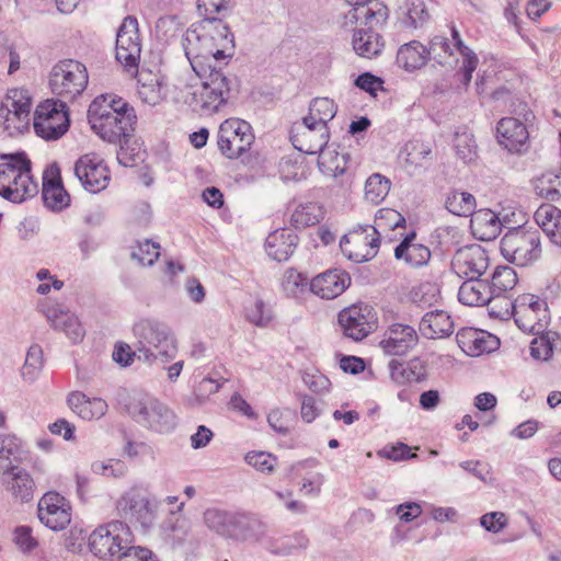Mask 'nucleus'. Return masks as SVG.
Returning <instances> with one entry per match:
<instances>
[{
	"mask_svg": "<svg viewBox=\"0 0 561 561\" xmlns=\"http://www.w3.org/2000/svg\"><path fill=\"white\" fill-rule=\"evenodd\" d=\"M182 46L194 72L225 67L234 54V38L221 19H203L183 35Z\"/></svg>",
	"mask_w": 561,
	"mask_h": 561,
	"instance_id": "1",
	"label": "nucleus"
},
{
	"mask_svg": "<svg viewBox=\"0 0 561 561\" xmlns=\"http://www.w3.org/2000/svg\"><path fill=\"white\" fill-rule=\"evenodd\" d=\"M88 119L103 140L112 144L124 140L126 144L127 137L134 131L137 116L134 107L123 99L102 95L90 104Z\"/></svg>",
	"mask_w": 561,
	"mask_h": 561,
	"instance_id": "2",
	"label": "nucleus"
},
{
	"mask_svg": "<svg viewBox=\"0 0 561 561\" xmlns=\"http://www.w3.org/2000/svg\"><path fill=\"white\" fill-rule=\"evenodd\" d=\"M38 193L32 175V163L25 152L2 156L0 163V196L12 203H22Z\"/></svg>",
	"mask_w": 561,
	"mask_h": 561,
	"instance_id": "3",
	"label": "nucleus"
},
{
	"mask_svg": "<svg viewBox=\"0 0 561 561\" xmlns=\"http://www.w3.org/2000/svg\"><path fill=\"white\" fill-rule=\"evenodd\" d=\"M195 73L202 80V85L191 92L185 102L202 116L219 112L231 96V80L224 73V67Z\"/></svg>",
	"mask_w": 561,
	"mask_h": 561,
	"instance_id": "4",
	"label": "nucleus"
},
{
	"mask_svg": "<svg viewBox=\"0 0 561 561\" xmlns=\"http://www.w3.org/2000/svg\"><path fill=\"white\" fill-rule=\"evenodd\" d=\"M501 254L519 267L537 262L541 256L540 233L524 225L508 228L500 243Z\"/></svg>",
	"mask_w": 561,
	"mask_h": 561,
	"instance_id": "5",
	"label": "nucleus"
},
{
	"mask_svg": "<svg viewBox=\"0 0 561 561\" xmlns=\"http://www.w3.org/2000/svg\"><path fill=\"white\" fill-rule=\"evenodd\" d=\"M451 41L444 36H435L430 43V56L437 60L438 64L444 65L447 59L454 55V48L461 56V65L457 71V77L463 87H468L472 79V73L476 71L479 58L477 54L469 48L462 41L459 31L456 26H451Z\"/></svg>",
	"mask_w": 561,
	"mask_h": 561,
	"instance_id": "6",
	"label": "nucleus"
},
{
	"mask_svg": "<svg viewBox=\"0 0 561 561\" xmlns=\"http://www.w3.org/2000/svg\"><path fill=\"white\" fill-rule=\"evenodd\" d=\"M128 412L137 423L160 434L171 432L176 425L173 411L149 394L135 397L128 405Z\"/></svg>",
	"mask_w": 561,
	"mask_h": 561,
	"instance_id": "7",
	"label": "nucleus"
},
{
	"mask_svg": "<svg viewBox=\"0 0 561 561\" xmlns=\"http://www.w3.org/2000/svg\"><path fill=\"white\" fill-rule=\"evenodd\" d=\"M88 70L83 64L73 59L58 61L49 72L51 92L67 101L75 100L87 88Z\"/></svg>",
	"mask_w": 561,
	"mask_h": 561,
	"instance_id": "8",
	"label": "nucleus"
},
{
	"mask_svg": "<svg viewBox=\"0 0 561 561\" xmlns=\"http://www.w3.org/2000/svg\"><path fill=\"white\" fill-rule=\"evenodd\" d=\"M133 542V535L127 524L113 520L99 526L89 537L91 552L100 559H107L128 550Z\"/></svg>",
	"mask_w": 561,
	"mask_h": 561,
	"instance_id": "9",
	"label": "nucleus"
},
{
	"mask_svg": "<svg viewBox=\"0 0 561 561\" xmlns=\"http://www.w3.org/2000/svg\"><path fill=\"white\" fill-rule=\"evenodd\" d=\"M134 334L140 342L151 345L157 350V354L147 355L159 358L162 363L172 360L178 354V341L175 335L164 323L153 318H141L134 324Z\"/></svg>",
	"mask_w": 561,
	"mask_h": 561,
	"instance_id": "10",
	"label": "nucleus"
},
{
	"mask_svg": "<svg viewBox=\"0 0 561 561\" xmlns=\"http://www.w3.org/2000/svg\"><path fill=\"white\" fill-rule=\"evenodd\" d=\"M68 107L62 100L48 99L35 110L33 127L35 134L44 140H57L69 129Z\"/></svg>",
	"mask_w": 561,
	"mask_h": 561,
	"instance_id": "11",
	"label": "nucleus"
},
{
	"mask_svg": "<svg viewBox=\"0 0 561 561\" xmlns=\"http://www.w3.org/2000/svg\"><path fill=\"white\" fill-rule=\"evenodd\" d=\"M380 247V234L371 225L358 226L340 240L342 253L355 263L373 260Z\"/></svg>",
	"mask_w": 561,
	"mask_h": 561,
	"instance_id": "12",
	"label": "nucleus"
},
{
	"mask_svg": "<svg viewBox=\"0 0 561 561\" xmlns=\"http://www.w3.org/2000/svg\"><path fill=\"white\" fill-rule=\"evenodd\" d=\"M254 141L251 125L240 118L224 121L218 130V148L228 159H238L250 150Z\"/></svg>",
	"mask_w": 561,
	"mask_h": 561,
	"instance_id": "13",
	"label": "nucleus"
},
{
	"mask_svg": "<svg viewBox=\"0 0 561 561\" xmlns=\"http://www.w3.org/2000/svg\"><path fill=\"white\" fill-rule=\"evenodd\" d=\"M141 54V44L138 30V21L135 16H126L116 34V60L127 71L138 69Z\"/></svg>",
	"mask_w": 561,
	"mask_h": 561,
	"instance_id": "14",
	"label": "nucleus"
},
{
	"mask_svg": "<svg viewBox=\"0 0 561 561\" xmlns=\"http://www.w3.org/2000/svg\"><path fill=\"white\" fill-rule=\"evenodd\" d=\"M37 516L51 530L65 529L71 520L69 501L55 491L46 492L38 501Z\"/></svg>",
	"mask_w": 561,
	"mask_h": 561,
	"instance_id": "15",
	"label": "nucleus"
},
{
	"mask_svg": "<svg viewBox=\"0 0 561 561\" xmlns=\"http://www.w3.org/2000/svg\"><path fill=\"white\" fill-rule=\"evenodd\" d=\"M117 511L126 520L149 528L156 519V505L136 490L124 493L117 501Z\"/></svg>",
	"mask_w": 561,
	"mask_h": 561,
	"instance_id": "16",
	"label": "nucleus"
},
{
	"mask_svg": "<svg viewBox=\"0 0 561 561\" xmlns=\"http://www.w3.org/2000/svg\"><path fill=\"white\" fill-rule=\"evenodd\" d=\"M75 174L82 186L94 194L105 190L111 179L108 168L95 153L79 158L75 163Z\"/></svg>",
	"mask_w": 561,
	"mask_h": 561,
	"instance_id": "17",
	"label": "nucleus"
},
{
	"mask_svg": "<svg viewBox=\"0 0 561 561\" xmlns=\"http://www.w3.org/2000/svg\"><path fill=\"white\" fill-rule=\"evenodd\" d=\"M489 267L486 251L479 244H471L456 251L453 261V271L461 278L478 280Z\"/></svg>",
	"mask_w": 561,
	"mask_h": 561,
	"instance_id": "18",
	"label": "nucleus"
},
{
	"mask_svg": "<svg viewBox=\"0 0 561 561\" xmlns=\"http://www.w3.org/2000/svg\"><path fill=\"white\" fill-rule=\"evenodd\" d=\"M330 139L329 128H321L301 119L296 122L290 130L293 146L306 154H319Z\"/></svg>",
	"mask_w": 561,
	"mask_h": 561,
	"instance_id": "19",
	"label": "nucleus"
},
{
	"mask_svg": "<svg viewBox=\"0 0 561 561\" xmlns=\"http://www.w3.org/2000/svg\"><path fill=\"white\" fill-rule=\"evenodd\" d=\"M350 284L351 277L347 272L332 268L313 277L309 288L322 299H333L343 294Z\"/></svg>",
	"mask_w": 561,
	"mask_h": 561,
	"instance_id": "20",
	"label": "nucleus"
},
{
	"mask_svg": "<svg viewBox=\"0 0 561 561\" xmlns=\"http://www.w3.org/2000/svg\"><path fill=\"white\" fill-rule=\"evenodd\" d=\"M417 341V334L409 324L393 323L380 341V346L389 355L401 356L411 350Z\"/></svg>",
	"mask_w": 561,
	"mask_h": 561,
	"instance_id": "21",
	"label": "nucleus"
},
{
	"mask_svg": "<svg viewBox=\"0 0 561 561\" xmlns=\"http://www.w3.org/2000/svg\"><path fill=\"white\" fill-rule=\"evenodd\" d=\"M2 482L15 501L27 503L33 500L35 482L25 469L11 467L3 472Z\"/></svg>",
	"mask_w": 561,
	"mask_h": 561,
	"instance_id": "22",
	"label": "nucleus"
},
{
	"mask_svg": "<svg viewBox=\"0 0 561 561\" xmlns=\"http://www.w3.org/2000/svg\"><path fill=\"white\" fill-rule=\"evenodd\" d=\"M506 224V217L500 218L496 213L483 208L471 215L470 229L477 239L492 241L501 233Z\"/></svg>",
	"mask_w": 561,
	"mask_h": 561,
	"instance_id": "23",
	"label": "nucleus"
},
{
	"mask_svg": "<svg viewBox=\"0 0 561 561\" xmlns=\"http://www.w3.org/2000/svg\"><path fill=\"white\" fill-rule=\"evenodd\" d=\"M364 24L367 28H357L353 33L352 45L353 49L359 57L371 59L378 57L383 47L385 42L382 36L375 31L381 25Z\"/></svg>",
	"mask_w": 561,
	"mask_h": 561,
	"instance_id": "24",
	"label": "nucleus"
},
{
	"mask_svg": "<svg viewBox=\"0 0 561 561\" xmlns=\"http://www.w3.org/2000/svg\"><path fill=\"white\" fill-rule=\"evenodd\" d=\"M298 242L297 234L288 228L276 229L265 240L267 255L277 261H287L294 253Z\"/></svg>",
	"mask_w": 561,
	"mask_h": 561,
	"instance_id": "25",
	"label": "nucleus"
},
{
	"mask_svg": "<svg viewBox=\"0 0 561 561\" xmlns=\"http://www.w3.org/2000/svg\"><path fill=\"white\" fill-rule=\"evenodd\" d=\"M496 131L499 142L508 151H519L529 138L525 124L515 117L502 118Z\"/></svg>",
	"mask_w": 561,
	"mask_h": 561,
	"instance_id": "26",
	"label": "nucleus"
},
{
	"mask_svg": "<svg viewBox=\"0 0 561 561\" xmlns=\"http://www.w3.org/2000/svg\"><path fill=\"white\" fill-rule=\"evenodd\" d=\"M389 370L391 380L399 386L421 382L427 378V365L419 357H414L407 363L391 359Z\"/></svg>",
	"mask_w": 561,
	"mask_h": 561,
	"instance_id": "27",
	"label": "nucleus"
},
{
	"mask_svg": "<svg viewBox=\"0 0 561 561\" xmlns=\"http://www.w3.org/2000/svg\"><path fill=\"white\" fill-rule=\"evenodd\" d=\"M69 408L83 420H99L107 412V403L101 398H89L83 392H71L67 398Z\"/></svg>",
	"mask_w": 561,
	"mask_h": 561,
	"instance_id": "28",
	"label": "nucleus"
},
{
	"mask_svg": "<svg viewBox=\"0 0 561 561\" xmlns=\"http://www.w3.org/2000/svg\"><path fill=\"white\" fill-rule=\"evenodd\" d=\"M354 7L350 19L355 22L364 19L366 24L383 25L389 18L388 8L378 0H346Z\"/></svg>",
	"mask_w": 561,
	"mask_h": 561,
	"instance_id": "29",
	"label": "nucleus"
},
{
	"mask_svg": "<svg viewBox=\"0 0 561 561\" xmlns=\"http://www.w3.org/2000/svg\"><path fill=\"white\" fill-rule=\"evenodd\" d=\"M263 531V524L257 517L244 513H232L229 533L226 537L245 541L257 538Z\"/></svg>",
	"mask_w": 561,
	"mask_h": 561,
	"instance_id": "30",
	"label": "nucleus"
},
{
	"mask_svg": "<svg viewBox=\"0 0 561 561\" xmlns=\"http://www.w3.org/2000/svg\"><path fill=\"white\" fill-rule=\"evenodd\" d=\"M535 221L552 243L561 245V210L552 204L540 205L534 214Z\"/></svg>",
	"mask_w": 561,
	"mask_h": 561,
	"instance_id": "31",
	"label": "nucleus"
},
{
	"mask_svg": "<svg viewBox=\"0 0 561 561\" xmlns=\"http://www.w3.org/2000/svg\"><path fill=\"white\" fill-rule=\"evenodd\" d=\"M414 233L407 236L394 249V257L403 260L411 267H422L431 260V250L420 243H414Z\"/></svg>",
	"mask_w": 561,
	"mask_h": 561,
	"instance_id": "32",
	"label": "nucleus"
},
{
	"mask_svg": "<svg viewBox=\"0 0 561 561\" xmlns=\"http://www.w3.org/2000/svg\"><path fill=\"white\" fill-rule=\"evenodd\" d=\"M428 49L417 41L402 45L397 53V64L407 71L422 68L430 59Z\"/></svg>",
	"mask_w": 561,
	"mask_h": 561,
	"instance_id": "33",
	"label": "nucleus"
},
{
	"mask_svg": "<svg viewBox=\"0 0 561 561\" xmlns=\"http://www.w3.org/2000/svg\"><path fill=\"white\" fill-rule=\"evenodd\" d=\"M337 106L329 98H314L309 104V113L304 121L321 128H329L328 123L336 115Z\"/></svg>",
	"mask_w": 561,
	"mask_h": 561,
	"instance_id": "34",
	"label": "nucleus"
},
{
	"mask_svg": "<svg viewBox=\"0 0 561 561\" xmlns=\"http://www.w3.org/2000/svg\"><path fill=\"white\" fill-rule=\"evenodd\" d=\"M348 153H340L328 145L318 157V165L322 173L337 178L345 173L348 167Z\"/></svg>",
	"mask_w": 561,
	"mask_h": 561,
	"instance_id": "35",
	"label": "nucleus"
},
{
	"mask_svg": "<svg viewBox=\"0 0 561 561\" xmlns=\"http://www.w3.org/2000/svg\"><path fill=\"white\" fill-rule=\"evenodd\" d=\"M42 196L44 204L53 210H61L69 205L70 196L64 188L60 179L43 180Z\"/></svg>",
	"mask_w": 561,
	"mask_h": 561,
	"instance_id": "36",
	"label": "nucleus"
},
{
	"mask_svg": "<svg viewBox=\"0 0 561 561\" xmlns=\"http://www.w3.org/2000/svg\"><path fill=\"white\" fill-rule=\"evenodd\" d=\"M476 197L468 192L450 191L445 198L446 209L456 216L467 217L474 213Z\"/></svg>",
	"mask_w": 561,
	"mask_h": 561,
	"instance_id": "37",
	"label": "nucleus"
},
{
	"mask_svg": "<svg viewBox=\"0 0 561 561\" xmlns=\"http://www.w3.org/2000/svg\"><path fill=\"white\" fill-rule=\"evenodd\" d=\"M137 93L140 100L148 105L159 104L165 96V91L160 79L157 76H148V79L144 75H140L138 80Z\"/></svg>",
	"mask_w": 561,
	"mask_h": 561,
	"instance_id": "38",
	"label": "nucleus"
},
{
	"mask_svg": "<svg viewBox=\"0 0 561 561\" xmlns=\"http://www.w3.org/2000/svg\"><path fill=\"white\" fill-rule=\"evenodd\" d=\"M50 327L77 344L85 336V327L79 318H48Z\"/></svg>",
	"mask_w": 561,
	"mask_h": 561,
	"instance_id": "39",
	"label": "nucleus"
},
{
	"mask_svg": "<svg viewBox=\"0 0 561 561\" xmlns=\"http://www.w3.org/2000/svg\"><path fill=\"white\" fill-rule=\"evenodd\" d=\"M401 9L405 15L403 24L409 28L422 27L430 20L424 0H404Z\"/></svg>",
	"mask_w": 561,
	"mask_h": 561,
	"instance_id": "40",
	"label": "nucleus"
},
{
	"mask_svg": "<svg viewBox=\"0 0 561 561\" xmlns=\"http://www.w3.org/2000/svg\"><path fill=\"white\" fill-rule=\"evenodd\" d=\"M419 327L421 333L427 339H443L455 331L451 318H422Z\"/></svg>",
	"mask_w": 561,
	"mask_h": 561,
	"instance_id": "41",
	"label": "nucleus"
},
{
	"mask_svg": "<svg viewBox=\"0 0 561 561\" xmlns=\"http://www.w3.org/2000/svg\"><path fill=\"white\" fill-rule=\"evenodd\" d=\"M344 335L360 341L377 327L376 321H365L367 318H337Z\"/></svg>",
	"mask_w": 561,
	"mask_h": 561,
	"instance_id": "42",
	"label": "nucleus"
},
{
	"mask_svg": "<svg viewBox=\"0 0 561 561\" xmlns=\"http://www.w3.org/2000/svg\"><path fill=\"white\" fill-rule=\"evenodd\" d=\"M323 213L316 203L299 205L291 214V224L296 228L314 226L322 219Z\"/></svg>",
	"mask_w": 561,
	"mask_h": 561,
	"instance_id": "43",
	"label": "nucleus"
},
{
	"mask_svg": "<svg viewBox=\"0 0 561 561\" xmlns=\"http://www.w3.org/2000/svg\"><path fill=\"white\" fill-rule=\"evenodd\" d=\"M486 286L483 283H474V280L465 282L458 291V299L466 306H482L489 301L485 295Z\"/></svg>",
	"mask_w": 561,
	"mask_h": 561,
	"instance_id": "44",
	"label": "nucleus"
},
{
	"mask_svg": "<svg viewBox=\"0 0 561 561\" xmlns=\"http://www.w3.org/2000/svg\"><path fill=\"white\" fill-rule=\"evenodd\" d=\"M30 115L31 113L24 112L23 110H12L7 113L4 105L0 103V119H2L4 129L11 136L23 133L27 128Z\"/></svg>",
	"mask_w": 561,
	"mask_h": 561,
	"instance_id": "45",
	"label": "nucleus"
},
{
	"mask_svg": "<svg viewBox=\"0 0 561 561\" xmlns=\"http://www.w3.org/2000/svg\"><path fill=\"white\" fill-rule=\"evenodd\" d=\"M390 185V180L386 176L371 174L365 183V198L374 204L380 203L388 195Z\"/></svg>",
	"mask_w": 561,
	"mask_h": 561,
	"instance_id": "46",
	"label": "nucleus"
},
{
	"mask_svg": "<svg viewBox=\"0 0 561 561\" xmlns=\"http://www.w3.org/2000/svg\"><path fill=\"white\" fill-rule=\"evenodd\" d=\"M232 513L218 508H208L204 513V523L213 531L226 537L229 533Z\"/></svg>",
	"mask_w": 561,
	"mask_h": 561,
	"instance_id": "47",
	"label": "nucleus"
},
{
	"mask_svg": "<svg viewBox=\"0 0 561 561\" xmlns=\"http://www.w3.org/2000/svg\"><path fill=\"white\" fill-rule=\"evenodd\" d=\"M454 147L456 154L465 163H470L477 158V146L473 135L467 131L456 133Z\"/></svg>",
	"mask_w": 561,
	"mask_h": 561,
	"instance_id": "48",
	"label": "nucleus"
},
{
	"mask_svg": "<svg viewBox=\"0 0 561 561\" xmlns=\"http://www.w3.org/2000/svg\"><path fill=\"white\" fill-rule=\"evenodd\" d=\"M524 307L526 311L533 313L539 312H550L548 302L546 299L540 298L534 294H525L518 296L515 301L512 304L513 314L524 311Z\"/></svg>",
	"mask_w": 561,
	"mask_h": 561,
	"instance_id": "49",
	"label": "nucleus"
},
{
	"mask_svg": "<svg viewBox=\"0 0 561 561\" xmlns=\"http://www.w3.org/2000/svg\"><path fill=\"white\" fill-rule=\"evenodd\" d=\"M43 367V351L38 345H32L26 354L21 374L24 380L33 382Z\"/></svg>",
	"mask_w": 561,
	"mask_h": 561,
	"instance_id": "50",
	"label": "nucleus"
},
{
	"mask_svg": "<svg viewBox=\"0 0 561 561\" xmlns=\"http://www.w3.org/2000/svg\"><path fill=\"white\" fill-rule=\"evenodd\" d=\"M1 104L4 105L5 111H24L31 113L32 107V98L27 90L14 88L8 90L5 96L1 101Z\"/></svg>",
	"mask_w": 561,
	"mask_h": 561,
	"instance_id": "51",
	"label": "nucleus"
},
{
	"mask_svg": "<svg viewBox=\"0 0 561 561\" xmlns=\"http://www.w3.org/2000/svg\"><path fill=\"white\" fill-rule=\"evenodd\" d=\"M159 250V243L147 239L137 243L131 251V257L144 266H151L160 256Z\"/></svg>",
	"mask_w": 561,
	"mask_h": 561,
	"instance_id": "52",
	"label": "nucleus"
},
{
	"mask_svg": "<svg viewBox=\"0 0 561 561\" xmlns=\"http://www.w3.org/2000/svg\"><path fill=\"white\" fill-rule=\"evenodd\" d=\"M309 284L308 278L294 268L287 270L282 280L283 290L289 297H297Z\"/></svg>",
	"mask_w": 561,
	"mask_h": 561,
	"instance_id": "53",
	"label": "nucleus"
},
{
	"mask_svg": "<svg viewBox=\"0 0 561 561\" xmlns=\"http://www.w3.org/2000/svg\"><path fill=\"white\" fill-rule=\"evenodd\" d=\"M517 273L510 266H499L492 275L494 291L501 293L513 289L517 284Z\"/></svg>",
	"mask_w": 561,
	"mask_h": 561,
	"instance_id": "54",
	"label": "nucleus"
},
{
	"mask_svg": "<svg viewBox=\"0 0 561 561\" xmlns=\"http://www.w3.org/2000/svg\"><path fill=\"white\" fill-rule=\"evenodd\" d=\"M91 469L94 473L106 478H121L127 472V466L118 459H108L107 461H95Z\"/></svg>",
	"mask_w": 561,
	"mask_h": 561,
	"instance_id": "55",
	"label": "nucleus"
},
{
	"mask_svg": "<svg viewBox=\"0 0 561 561\" xmlns=\"http://www.w3.org/2000/svg\"><path fill=\"white\" fill-rule=\"evenodd\" d=\"M230 5L231 0H198L197 9L204 19H218L217 15H226Z\"/></svg>",
	"mask_w": 561,
	"mask_h": 561,
	"instance_id": "56",
	"label": "nucleus"
},
{
	"mask_svg": "<svg viewBox=\"0 0 561 561\" xmlns=\"http://www.w3.org/2000/svg\"><path fill=\"white\" fill-rule=\"evenodd\" d=\"M245 461L261 472H272L275 468L276 458L264 451H250L245 455Z\"/></svg>",
	"mask_w": 561,
	"mask_h": 561,
	"instance_id": "57",
	"label": "nucleus"
},
{
	"mask_svg": "<svg viewBox=\"0 0 561 561\" xmlns=\"http://www.w3.org/2000/svg\"><path fill=\"white\" fill-rule=\"evenodd\" d=\"M37 280L42 282L37 288L36 293L39 295H47L51 288L55 290H60L64 287V282L56 278L49 270L41 268L36 273Z\"/></svg>",
	"mask_w": 561,
	"mask_h": 561,
	"instance_id": "58",
	"label": "nucleus"
},
{
	"mask_svg": "<svg viewBox=\"0 0 561 561\" xmlns=\"http://www.w3.org/2000/svg\"><path fill=\"white\" fill-rule=\"evenodd\" d=\"M291 413L289 410H272L267 415L270 426L277 433L286 435L289 432V419Z\"/></svg>",
	"mask_w": 561,
	"mask_h": 561,
	"instance_id": "59",
	"label": "nucleus"
},
{
	"mask_svg": "<svg viewBox=\"0 0 561 561\" xmlns=\"http://www.w3.org/2000/svg\"><path fill=\"white\" fill-rule=\"evenodd\" d=\"M480 525L488 531L496 534L507 525V518L502 512L486 513L481 516Z\"/></svg>",
	"mask_w": 561,
	"mask_h": 561,
	"instance_id": "60",
	"label": "nucleus"
},
{
	"mask_svg": "<svg viewBox=\"0 0 561 561\" xmlns=\"http://www.w3.org/2000/svg\"><path fill=\"white\" fill-rule=\"evenodd\" d=\"M14 541L23 552H30L37 546L36 539L32 536V529L27 526L15 529Z\"/></svg>",
	"mask_w": 561,
	"mask_h": 561,
	"instance_id": "61",
	"label": "nucleus"
},
{
	"mask_svg": "<svg viewBox=\"0 0 561 561\" xmlns=\"http://www.w3.org/2000/svg\"><path fill=\"white\" fill-rule=\"evenodd\" d=\"M385 221L386 226L390 229H396L405 222L404 217L397 210L391 208L379 209L376 215V222L380 227Z\"/></svg>",
	"mask_w": 561,
	"mask_h": 561,
	"instance_id": "62",
	"label": "nucleus"
},
{
	"mask_svg": "<svg viewBox=\"0 0 561 561\" xmlns=\"http://www.w3.org/2000/svg\"><path fill=\"white\" fill-rule=\"evenodd\" d=\"M530 355L536 359L547 360L552 355V347L549 341L540 334L535 337L530 343Z\"/></svg>",
	"mask_w": 561,
	"mask_h": 561,
	"instance_id": "63",
	"label": "nucleus"
},
{
	"mask_svg": "<svg viewBox=\"0 0 561 561\" xmlns=\"http://www.w3.org/2000/svg\"><path fill=\"white\" fill-rule=\"evenodd\" d=\"M119 561H156L150 550L131 546L121 554Z\"/></svg>",
	"mask_w": 561,
	"mask_h": 561,
	"instance_id": "64",
	"label": "nucleus"
}]
</instances>
